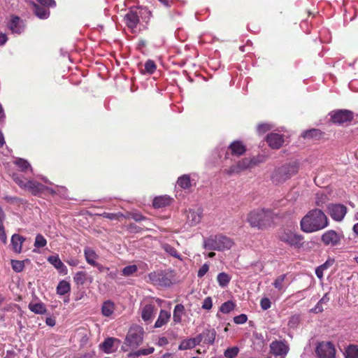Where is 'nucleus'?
<instances>
[{
  "label": "nucleus",
  "instance_id": "nucleus-1",
  "mask_svg": "<svg viewBox=\"0 0 358 358\" xmlns=\"http://www.w3.org/2000/svg\"><path fill=\"white\" fill-rule=\"evenodd\" d=\"M329 221L324 213L320 209L310 210L301 220V230L306 233L315 232L326 228Z\"/></svg>",
  "mask_w": 358,
  "mask_h": 358
},
{
  "label": "nucleus",
  "instance_id": "nucleus-2",
  "mask_svg": "<svg viewBox=\"0 0 358 358\" xmlns=\"http://www.w3.org/2000/svg\"><path fill=\"white\" fill-rule=\"evenodd\" d=\"M274 218L273 212L268 208H257L250 211L247 221L252 227L263 229L270 226Z\"/></svg>",
  "mask_w": 358,
  "mask_h": 358
},
{
  "label": "nucleus",
  "instance_id": "nucleus-3",
  "mask_svg": "<svg viewBox=\"0 0 358 358\" xmlns=\"http://www.w3.org/2000/svg\"><path fill=\"white\" fill-rule=\"evenodd\" d=\"M233 245L232 239L220 234L204 238L203 243L204 249L208 250L223 251L231 249Z\"/></svg>",
  "mask_w": 358,
  "mask_h": 358
},
{
  "label": "nucleus",
  "instance_id": "nucleus-4",
  "mask_svg": "<svg viewBox=\"0 0 358 358\" xmlns=\"http://www.w3.org/2000/svg\"><path fill=\"white\" fill-rule=\"evenodd\" d=\"M299 169V163L296 162L285 164L275 169L271 180L276 185L283 183L296 175Z\"/></svg>",
  "mask_w": 358,
  "mask_h": 358
},
{
  "label": "nucleus",
  "instance_id": "nucleus-5",
  "mask_svg": "<svg viewBox=\"0 0 358 358\" xmlns=\"http://www.w3.org/2000/svg\"><path fill=\"white\" fill-rule=\"evenodd\" d=\"M264 161L265 157L263 155L253 157L252 158H244L239 161L236 164L230 166L228 169H225L224 172L228 175L239 173L245 170L251 169Z\"/></svg>",
  "mask_w": 358,
  "mask_h": 358
},
{
  "label": "nucleus",
  "instance_id": "nucleus-6",
  "mask_svg": "<svg viewBox=\"0 0 358 358\" xmlns=\"http://www.w3.org/2000/svg\"><path fill=\"white\" fill-rule=\"evenodd\" d=\"M279 240L294 248L303 247V237L291 229H282L278 233Z\"/></svg>",
  "mask_w": 358,
  "mask_h": 358
},
{
  "label": "nucleus",
  "instance_id": "nucleus-7",
  "mask_svg": "<svg viewBox=\"0 0 358 358\" xmlns=\"http://www.w3.org/2000/svg\"><path fill=\"white\" fill-rule=\"evenodd\" d=\"M144 329L140 325H133L126 336L124 345L130 348H137L143 341Z\"/></svg>",
  "mask_w": 358,
  "mask_h": 358
},
{
  "label": "nucleus",
  "instance_id": "nucleus-8",
  "mask_svg": "<svg viewBox=\"0 0 358 358\" xmlns=\"http://www.w3.org/2000/svg\"><path fill=\"white\" fill-rule=\"evenodd\" d=\"M317 358H336V349L331 342H321L315 349Z\"/></svg>",
  "mask_w": 358,
  "mask_h": 358
},
{
  "label": "nucleus",
  "instance_id": "nucleus-9",
  "mask_svg": "<svg viewBox=\"0 0 358 358\" xmlns=\"http://www.w3.org/2000/svg\"><path fill=\"white\" fill-rule=\"evenodd\" d=\"M327 210L331 217L337 222L343 220L347 213V208L343 204H329Z\"/></svg>",
  "mask_w": 358,
  "mask_h": 358
},
{
  "label": "nucleus",
  "instance_id": "nucleus-10",
  "mask_svg": "<svg viewBox=\"0 0 358 358\" xmlns=\"http://www.w3.org/2000/svg\"><path fill=\"white\" fill-rule=\"evenodd\" d=\"M271 356L268 358H285L288 352V346L282 341H273L270 345Z\"/></svg>",
  "mask_w": 358,
  "mask_h": 358
},
{
  "label": "nucleus",
  "instance_id": "nucleus-11",
  "mask_svg": "<svg viewBox=\"0 0 358 358\" xmlns=\"http://www.w3.org/2000/svg\"><path fill=\"white\" fill-rule=\"evenodd\" d=\"M157 308L153 304H145L141 308V316L142 320L149 324L152 322L156 314Z\"/></svg>",
  "mask_w": 358,
  "mask_h": 358
},
{
  "label": "nucleus",
  "instance_id": "nucleus-12",
  "mask_svg": "<svg viewBox=\"0 0 358 358\" xmlns=\"http://www.w3.org/2000/svg\"><path fill=\"white\" fill-rule=\"evenodd\" d=\"M331 117L334 122L343 124L351 121L353 118V115L352 113L348 110H339L333 112Z\"/></svg>",
  "mask_w": 358,
  "mask_h": 358
},
{
  "label": "nucleus",
  "instance_id": "nucleus-13",
  "mask_svg": "<svg viewBox=\"0 0 358 358\" xmlns=\"http://www.w3.org/2000/svg\"><path fill=\"white\" fill-rule=\"evenodd\" d=\"M321 240L324 245L335 246L339 244L341 236L334 230H328L322 234Z\"/></svg>",
  "mask_w": 358,
  "mask_h": 358
},
{
  "label": "nucleus",
  "instance_id": "nucleus-14",
  "mask_svg": "<svg viewBox=\"0 0 358 358\" xmlns=\"http://www.w3.org/2000/svg\"><path fill=\"white\" fill-rule=\"evenodd\" d=\"M26 189H28L34 195L41 193L45 189L50 191L51 193H55V191H53L52 189L48 188L35 180L27 181Z\"/></svg>",
  "mask_w": 358,
  "mask_h": 358
},
{
  "label": "nucleus",
  "instance_id": "nucleus-15",
  "mask_svg": "<svg viewBox=\"0 0 358 358\" xmlns=\"http://www.w3.org/2000/svg\"><path fill=\"white\" fill-rule=\"evenodd\" d=\"M124 20L127 27L134 31L139 22V16L136 11L130 10L125 15Z\"/></svg>",
  "mask_w": 358,
  "mask_h": 358
},
{
  "label": "nucleus",
  "instance_id": "nucleus-16",
  "mask_svg": "<svg viewBox=\"0 0 358 358\" xmlns=\"http://www.w3.org/2000/svg\"><path fill=\"white\" fill-rule=\"evenodd\" d=\"M199 338L200 343L212 345L216 337V331L214 329H205L201 334L196 336Z\"/></svg>",
  "mask_w": 358,
  "mask_h": 358
},
{
  "label": "nucleus",
  "instance_id": "nucleus-17",
  "mask_svg": "<svg viewBox=\"0 0 358 358\" xmlns=\"http://www.w3.org/2000/svg\"><path fill=\"white\" fill-rule=\"evenodd\" d=\"M202 213V210L199 208L196 209H189L187 215L189 224L191 226L198 224L201 220Z\"/></svg>",
  "mask_w": 358,
  "mask_h": 358
},
{
  "label": "nucleus",
  "instance_id": "nucleus-18",
  "mask_svg": "<svg viewBox=\"0 0 358 358\" xmlns=\"http://www.w3.org/2000/svg\"><path fill=\"white\" fill-rule=\"evenodd\" d=\"M8 27L14 34H20L24 30V24L19 17H13L8 24Z\"/></svg>",
  "mask_w": 358,
  "mask_h": 358
},
{
  "label": "nucleus",
  "instance_id": "nucleus-19",
  "mask_svg": "<svg viewBox=\"0 0 358 358\" xmlns=\"http://www.w3.org/2000/svg\"><path fill=\"white\" fill-rule=\"evenodd\" d=\"M266 141L268 145L273 149H278L282 145L284 140L282 136L271 133L267 136Z\"/></svg>",
  "mask_w": 358,
  "mask_h": 358
},
{
  "label": "nucleus",
  "instance_id": "nucleus-20",
  "mask_svg": "<svg viewBox=\"0 0 358 358\" xmlns=\"http://www.w3.org/2000/svg\"><path fill=\"white\" fill-rule=\"evenodd\" d=\"M25 238L17 234H15L11 236V246L12 250L15 253L20 254L22 250V244L24 242Z\"/></svg>",
  "mask_w": 358,
  "mask_h": 358
},
{
  "label": "nucleus",
  "instance_id": "nucleus-21",
  "mask_svg": "<svg viewBox=\"0 0 358 358\" xmlns=\"http://www.w3.org/2000/svg\"><path fill=\"white\" fill-rule=\"evenodd\" d=\"M149 278L152 281L162 286H169L171 283V280L162 272L151 273Z\"/></svg>",
  "mask_w": 358,
  "mask_h": 358
},
{
  "label": "nucleus",
  "instance_id": "nucleus-22",
  "mask_svg": "<svg viewBox=\"0 0 358 358\" xmlns=\"http://www.w3.org/2000/svg\"><path fill=\"white\" fill-rule=\"evenodd\" d=\"M48 261L54 267L57 269L59 273L66 274L67 272L66 266L63 264L58 255H52L48 257Z\"/></svg>",
  "mask_w": 358,
  "mask_h": 358
},
{
  "label": "nucleus",
  "instance_id": "nucleus-23",
  "mask_svg": "<svg viewBox=\"0 0 358 358\" xmlns=\"http://www.w3.org/2000/svg\"><path fill=\"white\" fill-rule=\"evenodd\" d=\"M171 318V313L165 310H161L159 314V316L157 317V320H156L154 327L155 328H160L162 326L165 325L169 322Z\"/></svg>",
  "mask_w": 358,
  "mask_h": 358
},
{
  "label": "nucleus",
  "instance_id": "nucleus-24",
  "mask_svg": "<svg viewBox=\"0 0 358 358\" xmlns=\"http://www.w3.org/2000/svg\"><path fill=\"white\" fill-rule=\"evenodd\" d=\"M200 344L199 338L197 336L186 340H183L178 346L180 350L192 349Z\"/></svg>",
  "mask_w": 358,
  "mask_h": 358
},
{
  "label": "nucleus",
  "instance_id": "nucleus-25",
  "mask_svg": "<svg viewBox=\"0 0 358 358\" xmlns=\"http://www.w3.org/2000/svg\"><path fill=\"white\" fill-rule=\"evenodd\" d=\"M229 150L231 152V155L237 157L244 154L245 152V146L240 141L233 142L229 147Z\"/></svg>",
  "mask_w": 358,
  "mask_h": 358
},
{
  "label": "nucleus",
  "instance_id": "nucleus-26",
  "mask_svg": "<svg viewBox=\"0 0 358 358\" xmlns=\"http://www.w3.org/2000/svg\"><path fill=\"white\" fill-rule=\"evenodd\" d=\"M84 255L86 262L90 265H96V260L99 257L96 252L90 247H86L84 250Z\"/></svg>",
  "mask_w": 358,
  "mask_h": 358
},
{
  "label": "nucleus",
  "instance_id": "nucleus-27",
  "mask_svg": "<svg viewBox=\"0 0 358 358\" xmlns=\"http://www.w3.org/2000/svg\"><path fill=\"white\" fill-rule=\"evenodd\" d=\"M171 198L168 196H159L154 199L152 205L155 208H163L171 203Z\"/></svg>",
  "mask_w": 358,
  "mask_h": 358
},
{
  "label": "nucleus",
  "instance_id": "nucleus-28",
  "mask_svg": "<svg viewBox=\"0 0 358 358\" xmlns=\"http://www.w3.org/2000/svg\"><path fill=\"white\" fill-rule=\"evenodd\" d=\"M185 314V307L182 304H177L173 310V320L175 324L182 322V317Z\"/></svg>",
  "mask_w": 358,
  "mask_h": 358
},
{
  "label": "nucleus",
  "instance_id": "nucleus-29",
  "mask_svg": "<svg viewBox=\"0 0 358 358\" xmlns=\"http://www.w3.org/2000/svg\"><path fill=\"white\" fill-rule=\"evenodd\" d=\"M34 13L40 19L45 20L50 16V10L48 8L40 6L37 4H34Z\"/></svg>",
  "mask_w": 358,
  "mask_h": 358
},
{
  "label": "nucleus",
  "instance_id": "nucleus-30",
  "mask_svg": "<svg viewBox=\"0 0 358 358\" xmlns=\"http://www.w3.org/2000/svg\"><path fill=\"white\" fill-rule=\"evenodd\" d=\"M155 351V348L153 347H147L145 348H141L138 350H136L133 352L129 354V357L131 358H137L141 356H147Z\"/></svg>",
  "mask_w": 358,
  "mask_h": 358
},
{
  "label": "nucleus",
  "instance_id": "nucleus-31",
  "mask_svg": "<svg viewBox=\"0 0 358 358\" xmlns=\"http://www.w3.org/2000/svg\"><path fill=\"white\" fill-rule=\"evenodd\" d=\"M330 300L329 297V294L326 293L322 298L317 302L315 306L310 310V312L314 313H320L323 312V305L327 304Z\"/></svg>",
  "mask_w": 358,
  "mask_h": 358
},
{
  "label": "nucleus",
  "instance_id": "nucleus-32",
  "mask_svg": "<svg viewBox=\"0 0 358 358\" xmlns=\"http://www.w3.org/2000/svg\"><path fill=\"white\" fill-rule=\"evenodd\" d=\"M231 280V276L225 272L220 273L217 276V281L220 287H226Z\"/></svg>",
  "mask_w": 358,
  "mask_h": 358
},
{
  "label": "nucleus",
  "instance_id": "nucleus-33",
  "mask_svg": "<svg viewBox=\"0 0 358 358\" xmlns=\"http://www.w3.org/2000/svg\"><path fill=\"white\" fill-rule=\"evenodd\" d=\"M119 342V341L114 338H108L101 344V348L106 353H110L114 351L113 346L115 342Z\"/></svg>",
  "mask_w": 358,
  "mask_h": 358
},
{
  "label": "nucleus",
  "instance_id": "nucleus-34",
  "mask_svg": "<svg viewBox=\"0 0 358 358\" xmlns=\"http://www.w3.org/2000/svg\"><path fill=\"white\" fill-rule=\"evenodd\" d=\"M29 308L31 311L36 314H44L46 313L47 309L43 303H30Z\"/></svg>",
  "mask_w": 358,
  "mask_h": 358
},
{
  "label": "nucleus",
  "instance_id": "nucleus-35",
  "mask_svg": "<svg viewBox=\"0 0 358 358\" xmlns=\"http://www.w3.org/2000/svg\"><path fill=\"white\" fill-rule=\"evenodd\" d=\"M114 310V303L110 301H106L102 305L101 313L104 316L109 317L113 313Z\"/></svg>",
  "mask_w": 358,
  "mask_h": 358
},
{
  "label": "nucleus",
  "instance_id": "nucleus-36",
  "mask_svg": "<svg viewBox=\"0 0 358 358\" xmlns=\"http://www.w3.org/2000/svg\"><path fill=\"white\" fill-rule=\"evenodd\" d=\"M162 249L169 255L176 259L182 260L181 255L178 252L176 248L168 243H164L162 245Z\"/></svg>",
  "mask_w": 358,
  "mask_h": 358
},
{
  "label": "nucleus",
  "instance_id": "nucleus-37",
  "mask_svg": "<svg viewBox=\"0 0 358 358\" xmlns=\"http://www.w3.org/2000/svg\"><path fill=\"white\" fill-rule=\"evenodd\" d=\"M177 184L182 189H189L192 186L190 177L189 175H183L178 178Z\"/></svg>",
  "mask_w": 358,
  "mask_h": 358
},
{
  "label": "nucleus",
  "instance_id": "nucleus-38",
  "mask_svg": "<svg viewBox=\"0 0 358 358\" xmlns=\"http://www.w3.org/2000/svg\"><path fill=\"white\" fill-rule=\"evenodd\" d=\"M70 284L65 280H62L59 282L57 287V293L59 295H64L70 292Z\"/></svg>",
  "mask_w": 358,
  "mask_h": 358
},
{
  "label": "nucleus",
  "instance_id": "nucleus-39",
  "mask_svg": "<svg viewBox=\"0 0 358 358\" xmlns=\"http://www.w3.org/2000/svg\"><path fill=\"white\" fill-rule=\"evenodd\" d=\"M345 358H358V345H350L344 352Z\"/></svg>",
  "mask_w": 358,
  "mask_h": 358
},
{
  "label": "nucleus",
  "instance_id": "nucleus-40",
  "mask_svg": "<svg viewBox=\"0 0 358 358\" xmlns=\"http://www.w3.org/2000/svg\"><path fill=\"white\" fill-rule=\"evenodd\" d=\"M333 263H334L333 260H330V261L329 260V261H327L323 264L318 266L315 269V274H316L317 277L320 280L322 279L323 275H324V274H323L324 271L327 269L330 266H331L333 264Z\"/></svg>",
  "mask_w": 358,
  "mask_h": 358
},
{
  "label": "nucleus",
  "instance_id": "nucleus-41",
  "mask_svg": "<svg viewBox=\"0 0 358 358\" xmlns=\"http://www.w3.org/2000/svg\"><path fill=\"white\" fill-rule=\"evenodd\" d=\"M15 164L22 171H25L28 169H29L30 171H32V169L31 167L30 164L24 159H16V160L15 161Z\"/></svg>",
  "mask_w": 358,
  "mask_h": 358
},
{
  "label": "nucleus",
  "instance_id": "nucleus-42",
  "mask_svg": "<svg viewBox=\"0 0 358 358\" xmlns=\"http://www.w3.org/2000/svg\"><path fill=\"white\" fill-rule=\"evenodd\" d=\"M235 308V304L231 301H227L222 304L220 308V312L224 314L229 313Z\"/></svg>",
  "mask_w": 358,
  "mask_h": 358
},
{
  "label": "nucleus",
  "instance_id": "nucleus-43",
  "mask_svg": "<svg viewBox=\"0 0 358 358\" xmlns=\"http://www.w3.org/2000/svg\"><path fill=\"white\" fill-rule=\"evenodd\" d=\"M87 279V273L84 271L77 272L74 277L73 280L77 285H83Z\"/></svg>",
  "mask_w": 358,
  "mask_h": 358
},
{
  "label": "nucleus",
  "instance_id": "nucleus-44",
  "mask_svg": "<svg viewBox=\"0 0 358 358\" xmlns=\"http://www.w3.org/2000/svg\"><path fill=\"white\" fill-rule=\"evenodd\" d=\"M286 278V275L285 274H282V275H279L274 281V282L273 283V286L278 289V290H283L285 287H284V282H285V280Z\"/></svg>",
  "mask_w": 358,
  "mask_h": 358
},
{
  "label": "nucleus",
  "instance_id": "nucleus-45",
  "mask_svg": "<svg viewBox=\"0 0 358 358\" xmlns=\"http://www.w3.org/2000/svg\"><path fill=\"white\" fill-rule=\"evenodd\" d=\"M144 67V71L148 74H152L157 69L155 62L151 59L148 60L145 63Z\"/></svg>",
  "mask_w": 358,
  "mask_h": 358
},
{
  "label": "nucleus",
  "instance_id": "nucleus-46",
  "mask_svg": "<svg viewBox=\"0 0 358 358\" xmlns=\"http://www.w3.org/2000/svg\"><path fill=\"white\" fill-rule=\"evenodd\" d=\"M11 266L15 272H21L24 268V261L11 260Z\"/></svg>",
  "mask_w": 358,
  "mask_h": 358
},
{
  "label": "nucleus",
  "instance_id": "nucleus-47",
  "mask_svg": "<svg viewBox=\"0 0 358 358\" xmlns=\"http://www.w3.org/2000/svg\"><path fill=\"white\" fill-rule=\"evenodd\" d=\"M46 244L47 241L44 236L40 234H37L35 238L34 246L36 248H43Z\"/></svg>",
  "mask_w": 358,
  "mask_h": 358
},
{
  "label": "nucleus",
  "instance_id": "nucleus-48",
  "mask_svg": "<svg viewBox=\"0 0 358 358\" xmlns=\"http://www.w3.org/2000/svg\"><path fill=\"white\" fill-rule=\"evenodd\" d=\"M327 201V196L322 193L318 192L316 194L315 204L317 206H322Z\"/></svg>",
  "mask_w": 358,
  "mask_h": 358
},
{
  "label": "nucleus",
  "instance_id": "nucleus-49",
  "mask_svg": "<svg viewBox=\"0 0 358 358\" xmlns=\"http://www.w3.org/2000/svg\"><path fill=\"white\" fill-rule=\"evenodd\" d=\"M137 269V266L134 264L127 266L122 269V274L125 276H129L136 272Z\"/></svg>",
  "mask_w": 358,
  "mask_h": 358
},
{
  "label": "nucleus",
  "instance_id": "nucleus-50",
  "mask_svg": "<svg viewBox=\"0 0 358 358\" xmlns=\"http://www.w3.org/2000/svg\"><path fill=\"white\" fill-rule=\"evenodd\" d=\"M238 351L237 347L229 348L224 351V355L227 358H234L238 355Z\"/></svg>",
  "mask_w": 358,
  "mask_h": 358
},
{
  "label": "nucleus",
  "instance_id": "nucleus-51",
  "mask_svg": "<svg viewBox=\"0 0 358 358\" xmlns=\"http://www.w3.org/2000/svg\"><path fill=\"white\" fill-rule=\"evenodd\" d=\"M320 135V131L316 129H313L308 131H306L303 133V137L305 138H310L317 137Z\"/></svg>",
  "mask_w": 358,
  "mask_h": 358
},
{
  "label": "nucleus",
  "instance_id": "nucleus-52",
  "mask_svg": "<svg viewBox=\"0 0 358 358\" xmlns=\"http://www.w3.org/2000/svg\"><path fill=\"white\" fill-rule=\"evenodd\" d=\"M271 302L269 299L264 297L261 299L260 306L262 310H266L271 308Z\"/></svg>",
  "mask_w": 358,
  "mask_h": 358
},
{
  "label": "nucleus",
  "instance_id": "nucleus-53",
  "mask_svg": "<svg viewBox=\"0 0 358 358\" xmlns=\"http://www.w3.org/2000/svg\"><path fill=\"white\" fill-rule=\"evenodd\" d=\"M271 129V126L267 123L259 124L257 126V131L260 134H264L265 132L270 130Z\"/></svg>",
  "mask_w": 358,
  "mask_h": 358
},
{
  "label": "nucleus",
  "instance_id": "nucleus-54",
  "mask_svg": "<svg viewBox=\"0 0 358 358\" xmlns=\"http://www.w3.org/2000/svg\"><path fill=\"white\" fill-rule=\"evenodd\" d=\"M248 317L245 314H241L234 317V322L238 324H243L247 322Z\"/></svg>",
  "mask_w": 358,
  "mask_h": 358
},
{
  "label": "nucleus",
  "instance_id": "nucleus-55",
  "mask_svg": "<svg viewBox=\"0 0 358 358\" xmlns=\"http://www.w3.org/2000/svg\"><path fill=\"white\" fill-rule=\"evenodd\" d=\"M209 270V266L208 264H203L201 268L199 269L198 272H197V276L199 278H202L203 277L206 273Z\"/></svg>",
  "mask_w": 358,
  "mask_h": 358
},
{
  "label": "nucleus",
  "instance_id": "nucleus-56",
  "mask_svg": "<svg viewBox=\"0 0 358 358\" xmlns=\"http://www.w3.org/2000/svg\"><path fill=\"white\" fill-rule=\"evenodd\" d=\"M103 217L109 219V220H117L120 217H122L123 215L121 213H103L101 215Z\"/></svg>",
  "mask_w": 358,
  "mask_h": 358
},
{
  "label": "nucleus",
  "instance_id": "nucleus-57",
  "mask_svg": "<svg viewBox=\"0 0 358 358\" xmlns=\"http://www.w3.org/2000/svg\"><path fill=\"white\" fill-rule=\"evenodd\" d=\"M41 5L46 6L48 8L50 7H55L56 2L55 0H36Z\"/></svg>",
  "mask_w": 358,
  "mask_h": 358
},
{
  "label": "nucleus",
  "instance_id": "nucleus-58",
  "mask_svg": "<svg viewBox=\"0 0 358 358\" xmlns=\"http://www.w3.org/2000/svg\"><path fill=\"white\" fill-rule=\"evenodd\" d=\"M213 306V301L210 297H206L203 302L202 308L205 310H210Z\"/></svg>",
  "mask_w": 358,
  "mask_h": 358
},
{
  "label": "nucleus",
  "instance_id": "nucleus-59",
  "mask_svg": "<svg viewBox=\"0 0 358 358\" xmlns=\"http://www.w3.org/2000/svg\"><path fill=\"white\" fill-rule=\"evenodd\" d=\"M0 239L3 243H4V244L6 243L7 237H6V234L5 233L3 227L0 228Z\"/></svg>",
  "mask_w": 358,
  "mask_h": 358
},
{
  "label": "nucleus",
  "instance_id": "nucleus-60",
  "mask_svg": "<svg viewBox=\"0 0 358 358\" xmlns=\"http://www.w3.org/2000/svg\"><path fill=\"white\" fill-rule=\"evenodd\" d=\"M169 343L168 339L166 337H161L159 338L157 344L159 346H164Z\"/></svg>",
  "mask_w": 358,
  "mask_h": 358
},
{
  "label": "nucleus",
  "instance_id": "nucleus-61",
  "mask_svg": "<svg viewBox=\"0 0 358 358\" xmlns=\"http://www.w3.org/2000/svg\"><path fill=\"white\" fill-rule=\"evenodd\" d=\"M15 181L20 187L26 189L27 182H24L18 178H15Z\"/></svg>",
  "mask_w": 358,
  "mask_h": 358
},
{
  "label": "nucleus",
  "instance_id": "nucleus-62",
  "mask_svg": "<svg viewBox=\"0 0 358 358\" xmlns=\"http://www.w3.org/2000/svg\"><path fill=\"white\" fill-rule=\"evenodd\" d=\"M131 217L134 220H136L137 222L145 219V217L139 213H134V214H132Z\"/></svg>",
  "mask_w": 358,
  "mask_h": 358
},
{
  "label": "nucleus",
  "instance_id": "nucleus-63",
  "mask_svg": "<svg viewBox=\"0 0 358 358\" xmlns=\"http://www.w3.org/2000/svg\"><path fill=\"white\" fill-rule=\"evenodd\" d=\"M8 40L6 34L0 33V45H4Z\"/></svg>",
  "mask_w": 358,
  "mask_h": 358
},
{
  "label": "nucleus",
  "instance_id": "nucleus-64",
  "mask_svg": "<svg viewBox=\"0 0 358 358\" xmlns=\"http://www.w3.org/2000/svg\"><path fill=\"white\" fill-rule=\"evenodd\" d=\"M46 324L50 327H54L56 324L55 319L52 317H48L45 320Z\"/></svg>",
  "mask_w": 358,
  "mask_h": 358
}]
</instances>
